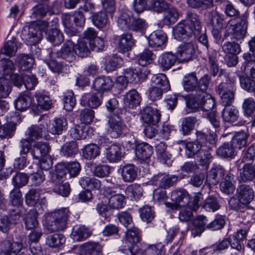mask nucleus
Here are the masks:
<instances>
[{"label": "nucleus", "instance_id": "nucleus-61", "mask_svg": "<svg viewBox=\"0 0 255 255\" xmlns=\"http://www.w3.org/2000/svg\"><path fill=\"white\" fill-rule=\"evenodd\" d=\"M65 239L61 234H55L48 236L46 239V244L50 247L56 248L62 245Z\"/></svg>", "mask_w": 255, "mask_h": 255}, {"label": "nucleus", "instance_id": "nucleus-19", "mask_svg": "<svg viewBox=\"0 0 255 255\" xmlns=\"http://www.w3.org/2000/svg\"><path fill=\"white\" fill-rule=\"evenodd\" d=\"M167 36L162 30L153 31L148 37V43L150 47L158 48L162 46L167 41Z\"/></svg>", "mask_w": 255, "mask_h": 255}, {"label": "nucleus", "instance_id": "nucleus-36", "mask_svg": "<svg viewBox=\"0 0 255 255\" xmlns=\"http://www.w3.org/2000/svg\"><path fill=\"white\" fill-rule=\"evenodd\" d=\"M186 18L189 23L188 25L193 28L195 34L199 35L202 29L199 16L195 12L188 11L187 12Z\"/></svg>", "mask_w": 255, "mask_h": 255}, {"label": "nucleus", "instance_id": "nucleus-63", "mask_svg": "<svg viewBox=\"0 0 255 255\" xmlns=\"http://www.w3.org/2000/svg\"><path fill=\"white\" fill-rule=\"evenodd\" d=\"M40 191L37 189H31L25 195V201L27 205L35 206L39 201Z\"/></svg>", "mask_w": 255, "mask_h": 255}, {"label": "nucleus", "instance_id": "nucleus-25", "mask_svg": "<svg viewBox=\"0 0 255 255\" xmlns=\"http://www.w3.org/2000/svg\"><path fill=\"white\" fill-rule=\"evenodd\" d=\"M114 86V82L109 77H101L96 78L93 84V88L99 92L109 91Z\"/></svg>", "mask_w": 255, "mask_h": 255}, {"label": "nucleus", "instance_id": "nucleus-41", "mask_svg": "<svg viewBox=\"0 0 255 255\" xmlns=\"http://www.w3.org/2000/svg\"><path fill=\"white\" fill-rule=\"evenodd\" d=\"M79 183L84 189L100 190L101 188V181L95 178L83 177L80 178Z\"/></svg>", "mask_w": 255, "mask_h": 255}, {"label": "nucleus", "instance_id": "nucleus-59", "mask_svg": "<svg viewBox=\"0 0 255 255\" xmlns=\"http://www.w3.org/2000/svg\"><path fill=\"white\" fill-rule=\"evenodd\" d=\"M166 10L162 21L164 24L169 25L176 21L178 18V13L174 7H169Z\"/></svg>", "mask_w": 255, "mask_h": 255}, {"label": "nucleus", "instance_id": "nucleus-15", "mask_svg": "<svg viewBox=\"0 0 255 255\" xmlns=\"http://www.w3.org/2000/svg\"><path fill=\"white\" fill-rule=\"evenodd\" d=\"M198 80L194 72L185 75L182 80V86L187 92H195L198 95Z\"/></svg>", "mask_w": 255, "mask_h": 255}, {"label": "nucleus", "instance_id": "nucleus-60", "mask_svg": "<svg viewBox=\"0 0 255 255\" xmlns=\"http://www.w3.org/2000/svg\"><path fill=\"white\" fill-rule=\"evenodd\" d=\"M242 109L245 116L252 117L255 112V100L252 97L245 99L243 102Z\"/></svg>", "mask_w": 255, "mask_h": 255}, {"label": "nucleus", "instance_id": "nucleus-12", "mask_svg": "<svg viewBox=\"0 0 255 255\" xmlns=\"http://www.w3.org/2000/svg\"><path fill=\"white\" fill-rule=\"evenodd\" d=\"M237 196L240 203L247 205L253 200L255 193L252 187L248 185L244 184L238 188Z\"/></svg>", "mask_w": 255, "mask_h": 255}, {"label": "nucleus", "instance_id": "nucleus-43", "mask_svg": "<svg viewBox=\"0 0 255 255\" xmlns=\"http://www.w3.org/2000/svg\"><path fill=\"white\" fill-rule=\"evenodd\" d=\"M44 129V127L42 125L31 126L28 128L25 133V135L27 136L26 138L32 141L38 140L42 136Z\"/></svg>", "mask_w": 255, "mask_h": 255}, {"label": "nucleus", "instance_id": "nucleus-24", "mask_svg": "<svg viewBox=\"0 0 255 255\" xmlns=\"http://www.w3.org/2000/svg\"><path fill=\"white\" fill-rule=\"evenodd\" d=\"M208 220L206 217L201 215L198 216L193 221V228L191 230L192 235L194 237L200 236L207 229Z\"/></svg>", "mask_w": 255, "mask_h": 255}, {"label": "nucleus", "instance_id": "nucleus-4", "mask_svg": "<svg viewBox=\"0 0 255 255\" xmlns=\"http://www.w3.org/2000/svg\"><path fill=\"white\" fill-rule=\"evenodd\" d=\"M62 22L67 33L73 36L79 32L77 27H82L85 22V18L81 12H76L73 16L69 14H63Z\"/></svg>", "mask_w": 255, "mask_h": 255}, {"label": "nucleus", "instance_id": "nucleus-64", "mask_svg": "<svg viewBox=\"0 0 255 255\" xmlns=\"http://www.w3.org/2000/svg\"><path fill=\"white\" fill-rule=\"evenodd\" d=\"M196 122L195 118L193 117H186L182 119L181 131L184 135L189 134L194 128Z\"/></svg>", "mask_w": 255, "mask_h": 255}, {"label": "nucleus", "instance_id": "nucleus-29", "mask_svg": "<svg viewBox=\"0 0 255 255\" xmlns=\"http://www.w3.org/2000/svg\"><path fill=\"white\" fill-rule=\"evenodd\" d=\"M153 153L152 146L147 143H141L136 146L135 154L139 159L143 160L148 159L151 157Z\"/></svg>", "mask_w": 255, "mask_h": 255}, {"label": "nucleus", "instance_id": "nucleus-40", "mask_svg": "<svg viewBox=\"0 0 255 255\" xmlns=\"http://www.w3.org/2000/svg\"><path fill=\"white\" fill-rule=\"evenodd\" d=\"M67 125V121L64 118L55 119L49 126L48 130L53 134H60L66 129Z\"/></svg>", "mask_w": 255, "mask_h": 255}, {"label": "nucleus", "instance_id": "nucleus-44", "mask_svg": "<svg viewBox=\"0 0 255 255\" xmlns=\"http://www.w3.org/2000/svg\"><path fill=\"white\" fill-rule=\"evenodd\" d=\"M66 170L65 163L57 165L55 167V171L51 173L49 182L56 183L59 181H63V179L66 175Z\"/></svg>", "mask_w": 255, "mask_h": 255}, {"label": "nucleus", "instance_id": "nucleus-1", "mask_svg": "<svg viewBox=\"0 0 255 255\" xmlns=\"http://www.w3.org/2000/svg\"><path fill=\"white\" fill-rule=\"evenodd\" d=\"M48 10V6L42 4L37 5L32 9L31 17L38 20L34 21L23 32L24 38L27 44L35 45L42 39L43 32L47 29L48 22L39 19L44 17Z\"/></svg>", "mask_w": 255, "mask_h": 255}, {"label": "nucleus", "instance_id": "nucleus-33", "mask_svg": "<svg viewBox=\"0 0 255 255\" xmlns=\"http://www.w3.org/2000/svg\"><path fill=\"white\" fill-rule=\"evenodd\" d=\"M140 240L139 231L137 228L134 226L131 228L127 229L126 232V241L128 242L131 246L128 245V248L132 255H134L131 251V246Z\"/></svg>", "mask_w": 255, "mask_h": 255}, {"label": "nucleus", "instance_id": "nucleus-8", "mask_svg": "<svg viewBox=\"0 0 255 255\" xmlns=\"http://www.w3.org/2000/svg\"><path fill=\"white\" fill-rule=\"evenodd\" d=\"M196 43L195 39L184 42L178 47L177 56L181 62H188L192 60L195 53Z\"/></svg>", "mask_w": 255, "mask_h": 255}, {"label": "nucleus", "instance_id": "nucleus-23", "mask_svg": "<svg viewBox=\"0 0 255 255\" xmlns=\"http://www.w3.org/2000/svg\"><path fill=\"white\" fill-rule=\"evenodd\" d=\"M196 139L194 141L197 142L200 144L202 147L207 146V148L211 149V145L215 144L217 141V138L216 135L210 134L207 135L205 133L201 131L196 132Z\"/></svg>", "mask_w": 255, "mask_h": 255}, {"label": "nucleus", "instance_id": "nucleus-49", "mask_svg": "<svg viewBox=\"0 0 255 255\" xmlns=\"http://www.w3.org/2000/svg\"><path fill=\"white\" fill-rule=\"evenodd\" d=\"M60 151L62 155L65 157H73L78 152V144L75 141L66 142L62 146Z\"/></svg>", "mask_w": 255, "mask_h": 255}, {"label": "nucleus", "instance_id": "nucleus-34", "mask_svg": "<svg viewBox=\"0 0 255 255\" xmlns=\"http://www.w3.org/2000/svg\"><path fill=\"white\" fill-rule=\"evenodd\" d=\"M91 234L89 229L83 225H76L73 227L72 236L76 241H83Z\"/></svg>", "mask_w": 255, "mask_h": 255}, {"label": "nucleus", "instance_id": "nucleus-42", "mask_svg": "<svg viewBox=\"0 0 255 255\" xmlns=\"http://www.w3.org/2000/svg\"><path fill=\"white\" fill-rule=\"evenodd\" d=\"M102 99L95 94H85L83 96L82 102L85 106L96 109L102 104Z\"/></svg>", "mask_w": 255, "mask_h": 255}, {"label": "nucleus", "instance_id": "nucleus-17", "mask_svg": "<svg viewBox=\"0 0 255 255\" xmlns=\"http://www.w3.org/2000/svg\"><path fill=\"white\" fill-rule=\"evenodd\" d=\"M178 57L172 52H165L158 58V63L163 71L170 69L176 62Z\"/></svg>", "mask_w": 255, "mask_h": 255}, {"label": "nucleus", "instance_id": "nucleus-57", "mask_svg": "<svg viewBox=\"0 0 255 255\" xmlns=\"http://www.w3.org/2000/svg\"><path fill=\"white\" fill-rule=\"evenodd\" d=\"M24 224L26 229L28 230L37 229L38 222L37 220L36 213L34 211H30L24 219Z\"/></svg>", "mask_w": 255, "mask_h": 255}, {"label": "nucleus", "instance_id": "nucleus-18", "mask_svg": "<svg viewBox=\"0 0 255 255\" xmlns=\"http://www.w3.org/2000/svg\"><path fill=\"white\" fill-rule=\"evenodd\" d=\"M118 47L121 52H125L131 50L135 45V40L130 33L123 34L118 38Z\"/></svg>", "mask_w": 255, "mask_h": 255}, {"label": "nucleus", "instance_id": "nucleus-47", "mask_svg": "<svg viewBox=\"0 0 255 255\" xmlns=\"http://www.w3.org/2000/svg\"><path fill=\"white\" fill-rule=\"evenodd\" d=\"M185 148V154L188 158H194L196 155L198 156L203 148L201 144L194 141L187 142Z\"/></svg>", "mask_w": 255, "mask_h": 255}, {"label": "nucleus", "instance_id": "nucleus-27", "mask_svg": "<svg viewBox=\"0 0 255 255\" xmlns=\"http://www.w3.org/2000/svg\"><path fill=\"white\" fill-rule=\"evenodd\" d=\"M121 147L118 144H113L106 147V156L110 162H117L122 157Z\"/></svg>", "mask_w": 255, "mask_h": 255}, {"label": "nucleus", "instance_id": "nucleus-30", "mask_svg": "<svg viewBox=\"0 0 255 255\" xmlns=\"http://www.w3.org/2000/svg\"><path fill=\"white\" fill-rule=\"evenodd\" d=\"M148 26L146 20L138 15L132 16V20L129 30L143 34Z\"/></svg>", "mask_w": 255, "mask_h": 255}, {"label": "nucleus", "instance_id": "nucleus-35", "mask_svg": "<svg viewBox=\"0 0 255 255\" xmlns=\"http://www.w3.org/2000/svg\"><path fill=\"white\" fill-rule=\"evenodd\" d=\"M255 178V169L252 165L245 164L240 170L239 180L240 182L251 181Z\"/></svg>", "mask_w": 255, "mask_h": 255}, {"label": "nucleus", "instance_id": "nucleus-5", "mask_svg": "<svg viewBox=\"0 0 255 255\" xmlns=\"http://www.w3.org/2000/svg\"><path fill=\"white\" fill-rule=\"evenodd\" d=\"M108 130L114 138H117L125 133L127 129L120 115L110 114L108 117Z\"/></svg>", "mask_w": 255, "mask_h": 255}, {"label": "nucleus", "instance_id": "nucleus-37", "mask_svg": "<svg viewBox=\"0 0 255 255\" xmlns=\"http://www.w3.org/2000/svg\"><path fill=\"white\" fill-rule=\"evenodd\" d=\"M243 58L246 63L245 72L249 76L255 78V56L250 53H246L243 55Z\"/></svg>", "mask_w": 255, "mask_h": 255}, {"label": "nucleus", "instance_id": "nucleus-53", "mask_svg": "<svg viewBox=\"0 0 255 255\" xmlns=\"http://www.w3.org/2000/svg\"><path fill=\"white\" fill-rule=\"evenodd\" d=\"M63 181H59L57 183H51V188L53 191L63 197H67L70 193L71 189L70 184L68 182L62 183Z\"/></svg>", "mask_w": 255, "mask_h": 255}, {"label": "nucleus", "instance_id": "nucleus-7", "mask_svg": "<svg viewBox=\"0 0 255 255\" xmlns=\"http://www.w3.org/2000/svg\"><path fill=\"white\" fill-rule=\"evenodd\" d=\"M236 89L232 85L220 84L217 89V92L220 96L221 104L223 106L232 105L235 97Z\"/></svg>", "mask_w": 255, "mask_h": 255}, {"label": "nucleus", "instance_id": "nucleus-51", "mask_svg": "<svg viewBox=\"0 0 255 255\" xmlns=\"http://www.w3.org/2000/svg\"><path fill=\"white\" fill-rule=\"evenodd\" d=\"M155 58V55L149 49H145L138 56V63L142 66V68H145L148 64L152 63Z\"/></svg>", "mask_w": 255, "mask_h": 255}, {"label": "nucleus", "instance_id": "nucleus-20", "mask_svg": "<svg viewBox=\"0 0 255 255\" xmlns=\"http://www.w3.org/2000/svg\"><path fill=\"white\" fill-rule=\"evenodd\" d=\"M225 176V170L220 165L212 168L208 172L206 180L210 184L217 185Z\"/></svg>", "mask_w": 255, "mask_h": 255}, {"label": "nucleus", "instance_id": "nucleus-13", "mask_svg": "<svg viewBox=\"0 0 255 255\" xmlns=\"http://www.w3.org/2000/svg\"><path fill=\"white\" fill-rule=\"evenodd\" d=\"M160 117L161 115L157 109L148 106L144 109L141 118L144 124L155 125L159 123Z\"/></svg>", "mask_w": 255, "mask_h": 255}, {"label": "nucleus", "instance_id": "nucleus-28", "mask_svg": "<svg viewBox=\"0 0 255 255\" xmlns=\"http://www.w3.org/2000/svg\"><path fill=\"white\" fill-rule=\"evenodd\" d=\"M132 17H130V11L126 9L120 10V14L118 17L117 23L118 26L123 30H129L131 25Z\"/></svg>", "mask_w": 255, "mask_h": 255}, {"label": "nucleus", "instance_id": "nucleus-2", "mask_svg": "<svg viewBox=\"0 0 255 255\" xmlns=\"http://www.w3.org/2000/svg\"><path fill=\"white\" fill-rule=\"evenodd\" d=\"M69 210L63 208L55 211L46 217L45 227L51 232L59 231L67 227V222L69 216Z\"/></svg>", "mask_w": 255, "mask_h": 255}, {"label": "nucleus", "instance_id": "nucleus-52", "mask_svg": "<svg viewBox=\"0 0 255 255\" xmlns=\"http://www.w3.org/2000/svg\"><path fill=\"white\" fill-rule=\"evenodd\" d=\"M16 61L18 63L22 71H27L31 68L34 62L32 56L26 54L18 56L16 58Z\"/></svg>", "mask_w": 255, "mask_h": 255}, {"label": "nucleus", "instance_id": "nucleus-9", "mask_svg": "<svg viewBox=\"0 0 255 255\" xmlns=\"http://www.w3.org/2000/svg\"><path fill=\"white\" fill-rule=\"evenodd\" d=\"M56 57L61 58L65 61L71 63L75 60L77 53L75 44L71 40H67L60 50L54 53Z\"/></svg>", "mask_w": 255, "mask_h": 255}, {"label": "nucleus", "instance_id": "nucleus-16", "mask_svg": "<svg viewBox=\"0 0 255 255\" xmlns=\"http://www.w3.org/2000/svg\"><path fill=\"white\" fill-rule=\"evenodd\" d=\"M23 240H21L22 242ZM28 244L26 243L16 242L11 244L10 242L6 241L0 245V253L2 255H11L12 253H18L22 248L26 247Z\"/></svg>", "mask_w": 255, "mask_h": 255}, {"label": "nucleus", "instance_id": "nucleus-14", "mask_svg": "<svg viewBox=\"0 0 255 255\" xmlns=\"http://www.w3.org/2000/svg\"><path fill=\"white\" fill-rule=\"evenodd\" d=\"M250 134L248 131L236 132L232 138L231 143L236 149L242 150L249 144Z\"/></svg>", "mask_w": 255, "mask_h": 255}, {"label": "nucleus", "instance_id": "nucleus-39", "mask_svg": "<svg viewBox=\"0 0 255 255\" xmlns=\"http://www.w3.org/2000/svg\"><path fill=\"white\" fill-rule=\"evenodd\" d=\"M32 104V98L27 94H21L15 102V108L20 111L27 109Z\"/></svg>", "mask_w": 255, "mask_h": 255}, {"label": "nucleus", "instance_id": "nucleus-32", "mask_svg": "<svg viewBox=\"0 0 255 255\" xmlns=\"http://www.w3.org/2000/svg\"><path fill=\"white\" fill-rule=\"evenodd\" d=\"M189 199V195L185 189H177L171 192V200L174 202L177 203L181 206L187 204Z\"/></svg>", "mask_w": 255, "mask_h": 255}, {"label": "nucleus", "instance_id": "nucleus-62", "mask_svg": "<svg viewBox=\"0 0 255 255\" xmlns=\"http://www.w3.org/2000/svg\"><path fill=\"white\" fill-rule=\"evenodd\" d=\"M28 181V176L24 173L18 172L12 178V184L14 188H20L26 185Z\"/></svg>", "mask_w": 255, "mask_h": 255}, {"label": "nucleus", "instance_id": "nucleus-58", "mask_svg": "<svg viewBox=\"0 0 255 255\" xmlns=\"http://www.w3.org/2000/svg\"><path fill=\"white\" fill-rule=\"evenodd\" d=\"M48 41L51 42L53 45L56 46L60 44L64 41V36L62 33L57 29L50 30L47 36Z\"/></svg>", "mask_w": 255, "mask_h": 255}, {"label": "nucleus", "instance_id": "nucleus-38", "mask_svg": "<svg viewBox=\"0 0 255 255\" xmlns=\"http://www.w3.org/2000/svg\"><path fill=\"white\" fill-rule=\"evenodd\" d=\"M151 86L158 87L161 89L168 91L170 85L166 76L164 74L153 75L151 79Z\"/></svg>", "mask_w": 255, "mask_h": 255}, {"label": "nucleus", "instance_id": "nucleus-22", "mask_svg": "<svg viewBox=\"0 0 255 255\" xmlns=\"http://www.w3.org/2000/svg\"><path fill=\"white\" fill-rule=\"evenodd\" d=\"M121 169L122 177L125 182L130 183L136 179L137 176V168L133 164H126Z\"/></svg>", "mask_w": 255, "mask_h": 255}, {"label": "nucleus", "instance_id": "nucleus-55", "mask_svg": "<svg viewBox=\"0 0 255 255\" xmlns=\"http://www.w3.org/2000/svg\"><path fill=\"white\" fill-rule=\"evenodd\" d=\"M9 202L14 207H19L23 204L21 192L18 188H13L9 193Z\"/></svg>", "mask_w": 255, "mask_h": 255}, {"label": "nucleus", "instance_id": "nucleus-21", "mask_svg": "<svg viewBox=\"0 0 255 255\" xmlns=\"http://www.w3.org/2000/svg\"><path fill=\"white\" fill-rule=\"evenodd\" d=\"M50 150V147L47 142H37L32 145L31 154L35 159H39L47 155Z\"/></svg>", "mask_w": 255, "mask_h": 255}, {"label": "nucleus", "instance_id": "nucleus-56", "mask_svg": "<svg viewBox=\"0 0 255 255\" xmlns=\"http://www.w3.org/2000/svg\"><path fill=\"white\" fill-rule=\"evenodd\" d=\"M16 124L14 123H8L0 127V137L1 138H11L14 135Z\"/></svg>", "mask_w": 255, "mask_h": 255}, {"label": "nucleus", "instance_id": "nucleus-31", "mask_svg": "<svg viewBox=\"0 0 255 255\" xmlns=\"http://www.w3.org/2000/svg\"><path fill=\"white\" fill-rule=\"evenodd\" d=\"M236 148L231 142H226L219 146L216 150L217 154L222 158H233L236 155Z\"/></svg>", "mask_w": 255, "mask_h": 255}, {"label": "nucleus", "instance_id": "nucleus-54", "mask_svg": "<svg viewBox=\"0 0 255 255\" xmlns=\"http://www.w3.org/2000/svg\"><path fill=\"white\" fill-rule=\"evenodd\" d=\"M92 21L94 24L99 28H102L107 24L109 18L105 11H100L93 15Z\"/></svg>", "mask_w": 255, "mask_h": 255}, {"label": "nucleus", "instance_id": "nucleus-48", "mask_svg": "<svg viewBox=\"0 0 255 255\" xmlns=\"http://www.w3.org/2000/svg\"><path fill=\"white\" fill-rule=\"evenodd\" d=\"M82 153L84 158L88 160H92L99 156L100 151L97 145L90 144L85 146L83 149Z\"/></svg>", "mask_w": 255, "mask_h": 255}, {"label": "nucleus", "instance_id": "nucleus-6", "mask_svg": "<svg viewBox=\"0 0 255 255\" xmlns=\"http://www.w3.org/2000/svg\"><path fill=\"white\" fill-rule=\"evenodd\" d=\"M233 21H229L226 25V29L229 35L236 40L243 39L247 33L248 21L244 17L240 19L236 24H233Z\"/></svg>", "mask_w": 255, "mask_h": 255}, {"label": "nucleus", "instance_id": "nucleus-26", "mask_svg": "<svg viewBox=\"0 0 255 255\" xmlns=\"http://www.w3.org/2000/svg\"><path fill=\"white\" fill-rule=\"evenodd\" d=\"M222 117L225 122L234 123L238 121L239 117L238 110L233 105L224 106L222 111Z\"/></svg>", "mask_w": 255, "mask_h": 255}, {"label": "nucleus", "instance_id": "nucleus-11", "mask_svg": "<svg viewBox=\"0 0 255 255\" xmlns=\"http://www.w3.org/2000/svg\"><path fill=\"white\" fill-rule=\"evenodd\" d=\"M194 30L189 25L182 23H178L173 28L174 38L179 41L194 39Z\"/></svg>", "mask_w": 255, "mask_h": 255}, {"label": "nucleus", "instance_id": "nucleus-3", "mask_svg": "<svg viewBox=\"0 0 255 255\" xmlns=\"http://www.w3.org/2000/svg\"><path fill=\"white\" fill-rule=\"evenodd\" d=\"M201 110L206 113V117L215 128H219L220 121L217 118L215 99L210 94H202Z\"/></svg>", "mask_w": 255, "mask_h": 255}, {"label": "nucleus", "instance_id": "nucleus-10", "mask_svg": "<svg viewBox=\"0 0 255 255\" xmlns=\"http://www.w3.org/2000/svg\"><path fill=\"white\" fill-rule=\"evenodd\" d=\"M128 81L137 84L146 79L149 71L146 68L125 69L123 72Z\"/></svg>", "mask_w": 255, "mask_h": 255}, {"label": "nucleus", "instance_id": "nucleus-46", "mask_svg": "<svg viewBox=\"0 0 255 255\" xmlns=\"http://www.w3.org/2000/svg\"><path fill=\"white\" fill-rule=\"evenodd\" d=\"M234 179L235 176L233 174L229 173L226 176L225 180L222 181L220 184L221 191L227 194L233 193L235 188L233 183Z\"/></svg>", "mask_w": 255, "mask_h": 255}, {"label": "nucleus", "instance_id": "nucleus-45", "mask_svg": "<svg viewBox=\"0 0 255 255\" xmlns=\"http://www.w3.org/2000/svg\"><path fill=\"white\" fill-rule=\"evenodd\" d=\"M143 189L140 184H132L128 186L126 190L125 193L128 198L131 200L138 199L142 195Z\"/></svg>", "mask_w": 255, "mask_h": 255}, {"label": "nucleus", "instance_id": "nucleus-50", "mask_svg": "<svg viewBox=\"0 0 255 255\" xmlns=\"http://www.w3.org/2000/svg\"><path fill=\"white\" fill-rule=\"evenodd\" d=\"M125 196L121 194L112 195L109 198L108 207L112 209H120L126 204Z\"/></svg>", "mask_w": 255, "mask_h": 255}]
</instances>
